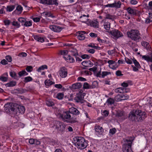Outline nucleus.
<instances>
[{
  "mask_svg": "<svg viewBox=\"0 0 152 152\" xmlns=\"http://www.w3.org/2000/svg\"><path fill=\"white\" fill-rule=\"evenodd\" d=\"M145 112L140 110H134L130 112L129 114V119L132 122L141 121L145 119Z\"/></svg>",
  "mask_w": 152,
  "mask_h": 152,
  "instance_id": "1",
  "label": "nucleus"
},
{
  "mask_svg": "<svg viewBox=\"0 0 152 152\" xmlns=\"http://www.w3.org/2000/svg\"><path fill=\"white\" fill-rule=\"evenodd\" d=\"M75 145L81 149H83L87 146V143L85 139L82 137H76L74 138Z\"/></svg>",
  "mask_w": 152,
  "mask_h": 152,
  "instance_id": "2",
  "label": "nucleus"
},
{
  "mask_svg": "<svg viewBox=\"0 0 152 152\" xmlns=\"http://www.w3.org/2000/svg\"><path fill=\"white\" fill-rule=\"evenodd\" d=\"M70 113L69 111H66L62 113L59 114V116L64 121L71 123H75L76 122V120L71 119Z\"/></svg>",
  "mask_w": 152,
  "mask_h": 152,
  "instance_id": "3",
  "label": "nucleus"
},
{
  "mask_svg": "<svg viewBox=\"0 0 152 152\" xmlns=\"http://www.w3.org/2000/svg\"><path fill=\"white\" fill-rule=\"evenodd\" d=\"M139 31L137 30H132L130 32H128L127 35L129 37L135 41H138L140 38Z\"/></svg>",
  "mask_w": 152,
  "mask_h": 152,
  "instance_id": "4",
  "label": "nucleus"
},
{
  "mask_svg": "<svg viewBox=\"0 0 152 152\" xmlns=\"http://www.w3.org/2000/svg\"><path fill=\"white\" fill-rule=\"evenodd\" d=\"M54 126L55 127V129L57 131L62 132L64 131L66 126L63 123L58 121H56L54 122Z\"/></svg>",
  "mask_w": 152,
  "mask_h": 152,
  "instance_id": "5",
  "label": "nucleus"
},
{
  "mask_svg": "<svg viewBox=\"0 0 152 152\" xmlns=\"http://www.w3.org/2000/svg\"><path fill=\"white\" fill-rule=\"evenodd\" d=\"M15 106L13 104L7 103L4 106V110L6 112L9 113H15Z\"/></svg>",
  "mask_w": 152,
  "mask_h": 152,
  "instance_id": "6",
  "label": "nucleus"
},
{
  "mask_svg": "<svg viewBox=\"0 0 152 152\" xmlns=\"http://www.w3.org/2000/svg\"><path fill=\"white\" fill-rule=\"evenodd\" d=\"M85 95V93L80 92L76 94V96L75 97L74 100L77 102H80L81 103H83L84 102V97Z\"/></svg>",
  "mask_w": 152,
  "mask_h": 152,
  "instance_id": "7",
  "label": "nucleus"
},
{
  "mask_svg": "<svg viewBox=\"0 0 152 152\" xmlns=\"http://www.w3.org/2000/svg\"><path fill=\"white\" fill-rule=\"evenodd\" d=\"M127 142H130L128 144H124L123 145V151L124 152H131V144L132 142L130 140H126Z\"/></svg>",
  "mask_w": 152,
  "mask_h": 152,
  "instance_id": "8",
  "label": "nucleus"
},
{
  "mask_svg": "<svg viewBox=\"0 0 152 152\" xmlns=\"http://www.w3.org/2000/svg\"><path fill=\"white\" fill-rule=\"evenodd\" d=\"M110 33L116 39L123 36V35L121 32L116 29L110 31Z\"/></svg>",
  "mask_w": 152,
  "mask_h": 152,
  "instance_id": "9",
  "label": "nucleus"
},
{
  "mask_svg": "<svg viewBox=\"0 0 152 152\" xmlns=\"http://www.w3.org/2000/svg\"><path fill=\"white\" fill-rule=\"evenodd\" d=\"M40 2L43 4L48 5H53L54 4L57 6L58 4L57 0H40Z\"/></svg>",
  "mask_w": 152,
  "mask_h": 152,
  "instance_id": "10",
  "label": "nucleus"
},
{
  "mask_svg": "<svg viewBox=\"0 0 152 152\" xmlns=\"http://www.w3.org/2000/svg\"><path fill=\"white\" fill-rule=\"evenodd\" d=\"M25 111V108L24 106L19 105L15 106V114L18 113L23 114Z\"/></svg>",
  "mask_w": 152,
  "mask_h": 152,
  "instance_id": "11",
  "label": "nucleus"
},
{
  "mask_svg": "<svg viewBox=\"0 0 152 152\" xmlns=\"http://www.w3.org/2000/svg\"><path fill=\"white\" fill-rule=\"evenodd\" d=\"M121 5V3L120 1H118L117 2H115L114 3L112 4H108L105 6V7L115 8L116 9L120 8Z\"/></svg>",
  "mask_w": 152,
  "mask_h": 152,
  "instance_id": "12",
  "label": "nucleus"
},
{
  "mask_svg": "<svg viewBox=\"0 0 152 152\" xmlns=\"http://www.w3.org/2000/svg\"><path fill=\"white\" fill-rule=\"evenodd\" d=\"M67 74V69L64 67L61 68L59 71V75L60 77L62 78L65 77Z\"/></svg>",
  "mask_w": 152,
  "mask_h": 152,
  "instance_id": "13",
  "label": "nucleus"
},
{
  "mask_svg": "<svg viewBox=\"0 0 152 152\" xmlns=\"http://www.w3.org/2000/svg\"><path fill=\"white\" fill-rule=\"evenodd\" d=\"M69 112L70 113L77 115L79 114L80 112L76 108L74 107H72L69 109Z\"/></svg>",
  "mask_w": 152,
  "mask_h": 152,
  "instance_id": "14",
  "label": "nucleus"
},
{
  "mask_svg": "<svg viewBox=\"0 0 152 152\" xmlns=\"http://www.w3.org/2000/svg\"><path fill=\"white\" fill-rule=\"evenodd\" d=\"M82 65L86 67L92 66L93 65V63L89 61H84L82 63Z\"/></svg>",
  "mask_w": 152,
  "mask_h": 152,
  "instance_id": "15",
  "label": "nucleus"
},
{
  "mask_svg": "<svg viewBox=\"0 0 152 152\" xmlns=\"http://www.w3.org/2000/svg\"><path fill=\"white\" fill-rule=\"evenodd\" d=\"M124 113L123 111H118L116 114V116L118 118H121L123 120L125 119Z\"/></svg>",
  "mask_w": 152,
  "mask_h": 152,
  "instance_id": "16",
  "label": "nucleus"
},
{
  "mask_svg": "<svg viewBox=\"0 0 152 152\" xmlns=\"http://www.w3.org/2000/svg\"><path fill=\"white\" fill-rule=\"evenodd\" d=\"M88 15L87 16L85 15H83L82 16H81L80 17V18L81 19V21L82 22L86 23L88 20Z\"/></svg>",
  "mask_w": 152,
  "mask_h": 152,
  "instance_id": "17",
  "label": "nucleus"
},
{
  "mask_svg": "<svg viewBox=\"0 0 152 152\" xmlns=\"http://www.w3.org/2000/svg\"><path fill=\"white\" fill-rule=\"evenodd\" d=\"M82 86V85L80 83H78L74 84L72 85V88L74 89L80 88Z\"/></svg>",
  "mask_w": 152,
  "mask_h": 152,
  "instance_id": "18",
  "label": "nucleus"
},
{
  "mask_svg": "<svg viewBox=\"0 0 152 152\" xmlns=\"http://www.w3.org/2000/svg\"><path fill=\"white\" fill-rule=\"evenodd\" d=\"M142 58L148 62H152V56L151 57L148 56H142Z\"/></svg>",
  "mask_w": 152,
  "mask_h": 152,
  "instance_id": "19",
  "label": "nucleus"
},
{
  "mask_svg": "<svg viewBox=\"0 0 152 152\" xmlns=\"http://www.w3.org/2000/svg\"><path fill=\"white\" fill-rule=\"evenodd\" d=\"M104 28L107 30H109L110 28V23L108 22H106V21H104Z\"/></svg>",
  "mask_w": 152,
  "mask_h": 152,
  "instance_id": "20",
  "label": "nucleus"
},
{
  "mask_svg": "<svg viewBox=\"0 0 152 152\" xmlns=\"http://www.w3.org/2000/svg\"><path fill=\"white\" fill-rule=\"evenodd\" d=\"M142 46L148 50H150L151 47L149 43L145 42H142Z\"/></svg>",
  "mask_w": 152,
  "mask_h": 152,
  "instance_id": "21",
  "label": "nucleus"
},
{
  "mask_svg": "<svg viewBox=\"0 0 152 152\" xmlns=\"http://www.w3.org/2000/svg\"><path fill=\"white\" fill-rule=\"evenodd\" d=\"M126 89L123 88H119L115 89V91L116 93H123L125 92V90H126ZM126 92V91H125Z\"/></svg>",
  "mask_w": 152,
  "mask_h": 152,
  "instance_id": "22",
  "label": "nucleus"
},
{
  "mask_svg": "<svg viewBox=\"0 0 152 152\" xmlns=\"http://www.w3.org/2000/svg\"><path fill=\"white\" fill-rule=\"evenodd\" d=\"M127 10L129 13L132 14L134 15L136 13V10L134 9H133L130 7H128L127 9Z\"/></svg>",
  "mask_w": 152,
  "mask_h": 152,
  "instance_id": "23",
  "label": "nucleus"
},
{
  "mask_svg": "<svg viewBox=\"0 0 152 152\" xmlns=\"http://www.w3.org/2000/svg\"><path fill=\"white\" fill-rule=\"evenodd\" d=\"M148 18L146 19L145 20V23H146L152 22V13H149Z\"/></svg>",
  "mask_w": 152,
  "mask_h": 152,
  "instance_id": "24",
  "label": "nucleus"
},
{
  "mask_svg": "<svg viewBox=\"0 0 152 152\" xmlns=\"http://www.w3.org/2000/svg\"><path fill=\"white\" fill-rule=\"evenodd\" d=\"M34 38L35 40L40 42H43L44 41V39L43 38L37 36H34Z\"/></svg>",
  "mask_w": 152,
  "mask_h": 152,
  "instance_id": "25",
  "label": "nucleus"
},
{
  "mask_svg": "<svg viewBox=\"0 0 152 152\" xmlns=\"http://www.w3.org/2000/svg\"><path fill=\"white\" fill-rule=\"evenodd\" d=\"M64 58L66 60H67L70 63H73V62L75 60L72 57H71L70 56H68L67 57V58L66 59V57H64Z\"/></svg>",
  "mask_w": 152,
  "mask_h": 152,
  "instance_id": "26",
  "label": "nucleus"
},
{
  "mask_svg": "<svg viewBox=\"0 0 152 152\" xmlns=\"http://www.w3.org/2000/svg\"><path fill=\"white\" fill-rule=\"evenodd\" d=\"M15 5H10L7 6L6 10L7 11L11 12L15 8Z\"/></svg>",
  "mask_w": 152,
  "mask_h": 152,
  "instance_id": "27",
  "label": "nucleus"
},
{
  "mask_svg": "<svg viewBox=\"0 0 152 152\" xmlns=\"http://www.w3.org/2000/svg\"><path fill=\"white\" fill-rule=\"evenodd\" d=\"M114 102V100L113 99L109 98L107 101L106 103L108 105H111L113 104Z\"/></svg>",
  "mask_w": 152,
  "mask_h": 152,
  "instance_id": "28",
  "label": "nucleus"
},
{
  "mask_svg": "<svg viewBox=\"0 0 152 152\" xmlns=\"http://www.w3.org/2000/svg\"><path fill=\"white\" fill-rule=\"evenodd\" d=\"M16 84V83L14 81H11L9 83H7L6 84V86L9 87H13L15 86Z\"/></svg>",
  "mask_w": 152,
  "mask_h": 152,
  "instance_id": "29",
  "label": "nucleus"
},
{
  "mask_svg": "<svg viewBox=\"0 0 152 152\" xmlns=\"http://www.w3.org/2000/svg\"><path fill=\"white\" fill-rule=\"evenodd\" d=\"M95 131L96 132L99 133L102 131V127L98 125L95 126Z\"/></svg>",
  "mask_w": 152,
  "mask_h": 152,
  "instance_id": "30",
  "label": "nucleus"
},
{
  "mask_svg": "<svg viewBox=\"0 0 152 152\" xmlns=\"http://www.w3.org/2000/svg\"><path fill=\"white\" fill-rule=\"evenodd\" d=\"M91 26L94 27L98 28V22L96 21L95 22H92L91 24Z\"/></svg>",
  "mask_w": 152,
  "mask_h": 152,
  "instance_id": "31",
  "label": "nucleus"
},
{
  "mask_svg": "<svg viewBox=\"0 0 152 152\" xmlns=\"http://www.w3.org/2000/svg\"><path fill=\"white\" fill-rule=\"evenodd\" d=\"M79 35L77 36L78 38L80 40H83L85 39V36L81 33H77Z\"/></svg>",
  "mask_w": 152,
  "mask_h": 152,
  "instance_id": "32",
  "label": "nucleus"
},
{
  "mask_svg": "<svg viewBox=\"0 0 152 152\" xmlns=\"http://www.w3.org/2000/svg\"><path fill=\"white\" fill-rule=\"evenodd\" d=\"M64 96V94L62 93H59L57 94L56 97L59 99H61L63 98Z\"/></svg>",
  "mask_w": 152,
  "mask_h": 152,
  "instance_id": "33",
  "label": "nucleus"
},
{
  "mask_svg": "<svg viewBox=\"0 0 152 152\" xmlns=\"http://www.w3.org/2000/svg\"><path fill=\"white\" fill-rule=\"evenodd\" d=\"M18 75L20 77H21L24 75H28V73L25 70H23L20 72L18 73Z\"/></svg>",
  "mask_w": 152,
  "mask_h": 152,
  "instance_id": "34",
  "label": "nucleus"
},
{
  "mask_svg": "<svg viewBox=\"0 0 152 152\" xmlns=\"http://www.w3.org/2000/svg\"><path fill=\"white\" fill-rule=\"evenodd\" d=\"M111 74V72H103L102 74L101 77L104 78L105 76Z\"/></svg>",
  "mask_w": 152,
  "mask_h": 152,
  "instance_id": "35",
  "label": "nucleus"
},
{
  "mask_svg": "<svg viewBox=\"0 0 152 152\" xmlns=\"http://www.w3.org/2000/svg\"><path fill=\"white\" fill-rule=\"evenodd\" d=\"M91 86L87 83H85L83 84V88L85 89L91 88Z\"/></svg>",
  "mask_w": 152,
  "mask_h": 152,
  "instance_id": "36",
  "label": "nucleus"
},
{
  "mask_svg": "<svg viewBox=\"0 0 152 152\" xmlns=\"http://www.w3.org/2000/svg\"><path fill=\"white\" fill-rule=\"evenodd\" d=\"M33 79L30 76L25 77L24 78V81L25 83H27L28 82L31 81Z\"/></svg>",
  "mask_w": 152,
  "mask_h": 152,
  "instance_id": "37",
  "label": "nucleus"
},
{
  "mask_svg": "<svg viewBox=\"0 0 152 152\" xmlns=\"http://www.w3.org/2000/svg\"><path fill=\"white\" fill-rule=\"evenodd\" d=\"M45 69H47V66L46 65H42L39 67L37 69V71L38 72H40L41 70H43Z\"/></svg>",
  "mask_w": 152,
  "mask_h": 152,
  "instance_id": "38",
  "label": "nucleus"
},
{
  "mask_svg": "<svg viewBox=\"0 0 152 152\" xmlns=\"http://www.w3.org/2000/svg\"><path fill=\"white\" fill-rule=\"evenodd\" d=\"M105 18L106 19H110L113 20L115 18L114 17L109 14H107L105 15Z\"/></svg>",
  "mask_w": 152,
  "mask_h": 152,
  "instance_id": "39",
  "label": "nucleus"
},
{
  "mask_svg": "<svg viewBox=\"0 0 152 152\" xmlns=\"http://www.w3.org/2000/svg\"><path fill=\"white\" fill-rule=\"evenodd\" d=\"M46 104L48 106H52L54 105V103L50 100H47L46 101Z\"/></svg>",
  "mask_w": 152,
  "mask_h": 152,
  "instance_id": "40",
  "label": "nucleus"
},
{
  "mask_svg": "<svg viewBox=\"0 0 152 152\" xmlns=\"http://www.w3.org/2000/svg\"><path fill=\"white\" fill-rule=\"evenodd\" d=\"M120 97L121 101L122 100H124L125 99H127L129 98V96H125L123 95H120Z\"/></svg>",
  "mask_w": 152,
  "mask_h": 152,
  "instance_id": "41",
  "label": "nucleus"
},
{
  "mask_svg": "<svg viewBox=\"0 0 152 152\" xmlns=\"http://www.w3.org/2000/svg\"><path fill=\"white\" fill-rule=\"evenodd\" d=\"M55 29L54 31L60 32L62 29V28L58 26H55Z\"/></svg>",
  "mask_w": 152,
  "mask_h": 152,
  "instance_id": "42",
  "label": "nucleus"
},
{
  "mask_svg": "<svg viewBox=\"0 0 152 152\" xmlns=\"http://www.w3.org/2000/svg\"><path fill=\"white\" fill-rule=\"evenodd\" d=\"M45 83L46 85L49 86L53 84V82L49 80H46L45 82Z\"/></svg>",
  "mask_w": 152,
  "mask_h": 152,
  "instance_id": "43",
  "label": "nucleus"
},
{
  "mask_svg": "<svg viewBox=\"0 0 152 152\" xmlns=\"http://www.w3.org/2000/svg\"><path fill=\"white\" fill-rule=\"evenodd\" d=\"M27 56V54L24 52H22L20 53L18 55V56L20 57H25Z\"/></svg>",
  "mask_w": 152,
  "mask_h": 152,
  "instance_id": "44",
  "label": "nucleus"
},
{
  "mask_svg": "<svg viewBox=\"0 0 152 152\" xmlns=\"http://www.w3.org/2000/svg\"><path fill=\"white\" fill-rule=\"evenodd\" d=\"M70 51L72 53L71 54L73 56L76 57L78 55L77 51L76 50H74L73 51L71 50Z\"/></svg>",
  "mask_w": 152,
  "mask_h": 152,
  "instance_id": "45",
  "label": "nucleus"
},
{
  "mask_svg": "<svg viewBox=\"0 0 152 152\" xmlns=\"http://www.w3.org/2000/svg\"><path fill=\"white\" fill-rule=\"evenodd\" d=\"M133 61L136 67H140V66L139 63L135 59H133Z\"/></svg>",
  "mask_w": 152,
  "mask_h": 152,
  "instance_id": "46",
  "label": "nucleus"
},
{
  "mask_svg": "<svg viewBox=\"0 0 152 152\" xmlns=\"http://www.w3.org/2000/svg\"><path fill=\"white\" fill-rule=\"evenodd\" d=\"M113 64H114V65H112L111 66H112V67H110V68L113 69H115L118 67V65L115 62Z\"/></svg>",
  "mask_w": 152,
  "mask_h": 152,
  "instance_id": "47",
  "label": "nucleus"
},
{
  "mask_svg": "<svg viewBox=\"0 0 152 152\" xmlns=\"http://www.w3.org/2000/svg\"><path fill=\"white\" fill-rule=\"evenodd\" d=\"M116 131V129L115 128H113L110 129L109 133L112 134H113L115 133Z\"/></svg>",
  "mask_w": 152,
  "mask_h": 152,
  "instance_id": "48",
  "label": "nucleus"
},
{
  "mask_svg": "<svg viewBox=\"0 0 152 152\" xmlns=\"http://www.w3.org/2000/svg\"><path fill=\"white\" fill-rule=\"evenodd\" d=\"M33 68L31 66H27L26 69L28 72H31Z\"/></svg>",
  "mask_w": 152,
  "mask_h": 152,
  "instance_id": "49",
  "label": "nucleus"
},
{
  "mask_svg": "<svg viewBox=\"0 0 152 152\" xmlns=\"http://www.w3.org/2000/svg\"><path fill=\"white\" fill-rule=\"evenodd\" d=\"M81 73L86 75H91L92 74L91 72L88 71H83L81 72Z\"/></svg>",
  "mask_w": 152,
  "mask_h": 152,
  "instance_id": "50",
  "label": "nucleus"
},
{
  "mask_svg": "<svg viewBox=\"0 0 152 152\" xmlns=\"http://www.w3.org/2000/svg\"><path fill=\"white\" fill-rule=\"evenodd\" d=\"M24 25L26 26H29L32 25L31 22L30 21L25 22Z\"/></svg>",
  "mask_w": 152,
  "mask_h": 152,
  "instance_id": "51",
  "label": "nucleus"
},
{
  "mask_svg": "<svg viewBox=\"0 0 152 152\" xmlns=\"http://www.w3.org/2000/svg\"><path fill=\"white\" fill-rule=\"evenodd\" d=\"M115 52V50L114 49L112 50H109L108 51V53L109 55H112Z\"/></svg>",
  "mask_w": 152,
  "mask_h": 152,
  "instance_id": "52",
  "label": "nucleus"
},
{
  "mask_svg": "<svg viewBox=\"0 0 152 152\" xmlns=\"http://www.w3.org/2000/svg\"><path fill=\"white\" fill-rule=\"evenodd\" d=\"M115 100L117 102H119L121 101V98L120 97V95H118L115 97Z\"/></svg>",
  "mask_w": 152,
  "mask_h": 152,
  "instance_id": "53",
  "label": "nucleus"
},
{
  "mask_svg": "<svg viewBox=\"0 0 152 152\" xmlns=\"http://www.w3.org/2000/svg\"><path fill=\"white\" fill-rule=\"evenodd\" d=\"M115 62V61H113V60H110L109 61H108L107 62V63L109 64V67L110 68L111 67H112V66H112V65H114V64H113Z\"/></svg>",
  "mask_w": 152,
  "mask_h": 152,
  "instance_id": "54",
  "label": "nucleus"
},
{
  "mask_svg": "<svg viewBox=\"0 0 152 152\" xmlns=\"http://www.w3.org/2000/svg\"><path fill=\"white\" fill-rule=\"evenodd\" d=\"M68 51L67 50H61L60 53L61 55H66L68 54Z\"/></svg>",
  "mask_w": 152,
  "mask_h": 152,
  "instance_id": "55",
  "label": "nucleus"
},
{
  "mask_svg": "<svg viewBox=\"0 0 152 152\" xmlns=\"http://www.w3.org/2000/svg\"><path fill=\"white\" fill-rule=\"evenodd\" d=\"M43 14L44 15L45 17H50L52 16L50 13L49 12H44L43 13Z\"/></svg>",
  "mask_w": 152,
  "mask_h": 152,
  "instance_id": "56",
  "label": "nucleus"
},
{
  "mask_svg": "<svg viewBox=\"0 0 152 152\" xmlns=\"http://www.w3.org/2000/svg\"><path fill=\"white\" fill-rule=\"evenodd\" d=\"M4 22L5 25H9L10 24L11 21L9 20H6L4 21Z\"/></svg>",
  "mask_w": 152,
  "mask_h": 152,
  "instance_id": "57",
  "label": "nucleus"
},
{
  "mask_svg": "<svg viewBox=\"0 0 152 152\" xmlns=\"http://www.w3.org/2000/svg\"><path fill=\"white\" fill-rule=\"evenodd\" d=\"M12 24L13 26H17L18 27H19L20 26V25L18 24L17 22L16 21H13L12 22Z\"/></svg>",
  "mask_w": 152,
  "mask_h": 152,
  "instance_id": "58",
  "label": "nucleus"
},
{
  "mask_svg": "<svg viewBox=\"0 0 152 152\" xmlns=\"http://www.w3.org/2000/svg\"><path fill=\"white\" fill-rule=\"evenodd\" d=\"M5 58L9 62H11L12 61V58L9 55L6 56Z\"/></svg>",
  "mask_w": 152,
  "mask_h": 152,
  "instance_id": "59",
  "label": "nucleus"
},
{
  "mask_svg": "<svg viewBox=\"0 0 152 152\" xmlns=\"http://www.w3.org/2000/svg\"><path fill=\"white\" fill-rule=\"evenodd\" d=\"M16 10L21 12L23 10L22 7L20 5H18L16 8Z\"/></svg>",
  "mask_w": 152,
  "mask_h": 152,
  "instance_id": "60",
  "label": "nucleus"
},
{
  "mask_svg": "<svg viewBox=\"0 0 152 152\" xmlns=\"http://www.w3.org/2000/svg\"><path fill=\"white\" fill-rule=\"evenodd\" d=\"M125 60L126 62L128 64H131L132 63V61L127 58H125Z\"/></svg>",
  "mask_w": 152,
  "mask_h": 152,
  "instance_id": "61",
  "label": "nucleus"
},
{
  "mask_svg": "<svg viewBox=\"0 0 152 152\" xmlns=\"http://www.w3.org/2000/svg\"><path fill=\"white\" fill-rule=\"evenodd\" d=\"M29 142L31 145L34 144L35 143V139L33 138L30 139L29 140Z\"/></svg>",
  "mask_w": 152,
  "mask_h": 152,
  "instance_id": "62",
  "label": "nucleus"
},
{
  "mask_svg": "<svg viewBox=\"0 0 152 152\" xmlns=\"http://www.w3.org/2000/svg\"><path fill=\"white\" fill-rule=\"evenodd\" d=\"M77 80L78 81H86V79L82 77H79L77 78Z\"/></svg>",
  "mask_w": 152,
  "mask_h": 152,
  "instance_id": "63",
  "label": "nucleus"
},
{
  "mask_svg": "<svg viewBox=\"0 0 152 152\" xmlns=\"http://www.w3.org/2000/svg\"><path fill=\"white\" fill-rule=\"evenodd\" d=\"M18 21L21 23H24L25 22L26 20L25 18H20L18 19Z\"/></svg>",
  "mask_w": 152,
  "mask_h": 152,
  "instance_id": "64",
  "label": "nucleus"
}]
</instances>
